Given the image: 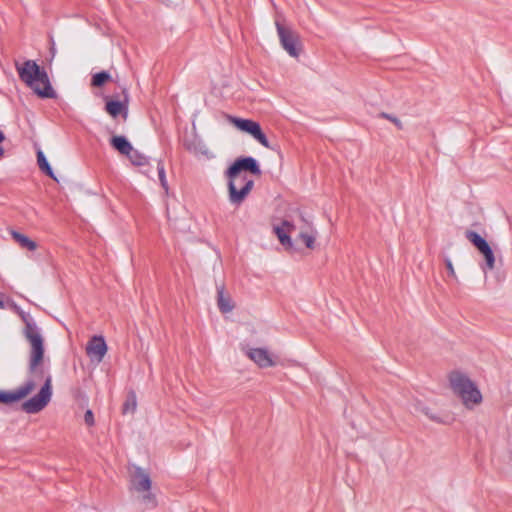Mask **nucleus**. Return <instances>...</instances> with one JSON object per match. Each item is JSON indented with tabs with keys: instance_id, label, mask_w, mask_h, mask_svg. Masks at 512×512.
I'll use <instances>...</instances> for the list:
<instances>
[{
	"instance_id": "nucleus-27",
	"label": "nucleus",
	"mask_w": 512,
	"mask_h": 512,
	"mask_svg": "<svg viewBox=\"0 0 512 512\" xmlns=\"http://www.w3.org/2000/svg\"><path fill=\"white\" fill-rule=\"evenodd\" d=\"M55 55H56L55 43H54L53 40H51V46H50V56H51V58H50V62L54 59Z\"/></svg>"
},
{
	"instance_id": "nucleus-25",
	"label": "nucleus",
	"mask_w": 512,
	"mask_h": 512,
	"mask_svg": "<svg viewBox=\"0 0 512 512\" xmlns=\"http://www.w3.org/2000/svg\"><path fill=\"white\" fill-rule=\"evenodd\" d=\"M444 262H445V266H446V268L448 270L449 275L453 279L457 280V275H456V272H455V269L453 267V264H452L451 260L446 257V258H444Z\"/></svg>"
},
{
	"instance_id": "nucleus-14",
	"label": "nucleus",
	"mask_w": 512,
	"mask_h": 512,
	"mask_svg": "<svg viewBox=\"0 0 512 512\" xmlns=\"http://www.w3.org/2000/svg\"><path fill=\"white\" fill-rule=\"evenodd\" d=\"M413 408L416 412H421L427 416L431 421L438 424H445L446 421L433 409L425 405L422 401L415 399L412 403Z\"/></svg>"
},
{
	"instance_id": "nucleus-1",
	"label": "nucleus",
	"mask_w": 512,
	"mask_h": 512,
	"mask_svg": "<svg viewBox=\"0 0 512 512\" xmlns=\"http://www.w3.org/2000/svg\"><path fill=\"white\" fill-rule=\"evenodd\" d=\"M25 323L24 335L31 345L29 371L36 377L44 379V384L39 392L22 404V409L29 414L38 413L43 410L52 397V377L43 369L44 361V339L39 328L28 314L21 313Z\"/></svg>"
},
{
	"instance_id": "nucleus-20",
	"label": "nucleus",
	"mask_w": 512,
	"mask_h": 512,
	"mask_svg": "<svg viewBox=\"0 0 512 512\" xmlns=\"http://www.w3.org/2000/svg\"><path fill=\"white\" fill-rule=\"evenodd\" d=\"M110 79V74L106 71H102L93 75L91 85L94 87H101Z\"/></svg>"
},
{
	"instance_id": "nucleus-12",
	"label": "nucleus",
	"mask_w": 512,
	"mask_h": 512,
	"mask_svg": "<svg viewBox=\"0 0 512 512\" xmlns=\"http://www.w3.org/2000/svg\"><path fill=\"white\" fill-rule=\"evenodd\" d=\"M245 353L259 368L273 367L276 364L274 355L266 348H249Z\"/></svg>"
},
{
	"instance_id": "nucleus-21",
	"label": "nucleus",
	"mask_w": 512,
	"mask_h": 512,
	"mask_svg": "<svg viewBox=\"0 0 512 512\" xmlns=\"http://www.w3.org/2000/svg\"><path fill=\"white\" fill-rule=\"evenodd\" d=\"M299 238L301 240H303V242L305 243V246L307 248H309V249H313L314 248L316 232L307 233V232L302 231L299 234Z\"/></svg>"
},
{
	"instance_id": "nucleus-11",
	"label": "nucleus",
	"mask_w": 512,
	"mask_h": 512,
	"mask_svg": "<svg viewBox=\"0 0 512 512\" xmlns=\"http://www.w3.org/2000/svg\"><path fill=\"white\" fill-rule=\"evenodd\" d=\"M35 387V382L33 380H28L14 391H0V403L10 404L18 402L28 396Z\"/></svg>"
},
{
	"instance_id": "nucleus-2",
	"label": "nucleus",
	"mask_w": 512,
	"mask_h": 512,
	"mask_svg": "<svg viewBox=\"0 0 512 512\" xmlns=\"http://www.w3.org/2000/svg\"><path fill=\"white\" fill-rule=\"evenodd\" d=\"M242 171H249L254 175H261L257 161L252 157L236 159L226 171L228 178L229 199L231 203L240 205L253 188L254 182Z\"/></svg>"
},
{
	"instance_id": "nucleus-5",
	"label": "nucleus",
	"mask_w": 512,
	"mask_h": 512,
	"mask_svg": "<svg viewBox=\"0 0 512 512\" xmlns=\"http://www.w3.org/2000/svg\"><path fill=\"white\" fill-rule=\"evenodd\" d=\"M131 490L142 493L141 501L150 508L157 505L156 497L151 493V479L143 469L136 467L131 475Z\"/></svg>"
},
{
	"instance_id": "nucleus-26",
	"label": "nucleus",
	"mask_w": 512,
	"mask_h": 512,
	"mask_svg": "<svg viewBox=\"0 0 512 512\" xmlns=\"http://www.w3.org/2000/svg\"><path fill=\"white\" fill-rule=\"evenodd\" d=\"M85 422L88 426L94 425V416L91 410H87L84 415Z\"/></svg>"
},
{
	"instance_id": "nucleus-4",
	"label": "nucleus",
	"mask_w": 512,
	"mask_h": 512,
	"mask_svg": "<svg viewBox=\"0 0 512 512\" xmlns=\"http://www.w3.org/2000/svg\"><path fill=\"white\" fill-rule=\"evenodd\" d=\"M20 79L41 98H54L56 93L46 71L32 60L17 66Z\"/></svg>"
},
{
	"instance_id": "nucleus-19",
	"label": "nucleus",
	"mask_w": 512,
	"mask_h": 512,
	"mask_svg": "<svg viewBox=\"0 0 512 512\" xmlns=\"http://www.w3.org/2000/svg\"><path fill=\"white\" fill-rule=\"evenodd\" d=\"M137 408V398L136 394L131 391L127 395V398L123 404L122 411L124 414L126 413H134Z\"/></svg>"
},
{
	"instance_id": "nucleus-13",
	"label": "nucleus",
	"mask_w": 512,
	"mask_h": 512,
	"mask_svg": "<svg viewBox=\"0 0 512 512\" xmlns=\"http://www.w3.org/2000/svg\"><path fill=\"white\" fill-rule=\"evenodd\" d=\"M296 229L293 222L285 219L282 220L279 225L273 226V231L276 234L279 242L281 245H283L286 249H292L293 248V242L291 240L290 234Z\"/></svg>"
},
{
	"instance_id": "nucleus-17",
	"label": "nucleus",
	"mask_w": 512,
	"mask_h": 512,
	"mask_svg": "<svg viewBox=\"0 0 512 512\" xmlns=\"http://www.w3.org/2000/svg\"><path fill=\"white\" fill-rule=\"evenodd\" d=\"M13 239L18 242L23 248H26L30 251H34L37 248L36 242L25 236L24 234L13 231L11 233Z\"/></svg>"
},
{
	"instance_id": "nucleus-10",
	"label": "nucleus",
	"mask_w": 512,
	"mask_h": 512,
	"mask_svg": "<svg viewBox=\"0 0 512 512\" xmlns=\"http://www.w3.org/2000/svg\"><path fill=\"white\" fill-rule=\"evenodd\" d=\"M123 99L121 101L106 98L105 110L113 118L121 116L124 121L128 118L129 95L126 88L123 89Z\"/></svg>"
},
{
	"instance_id": "nucleus-24",
	"label": "nucleus",
	"mask_w": 512,
	"mask_h": 512,
	"mask_svg": "<svg viewBox=\"0 0 512 512\" xmlns=\"http://www.w3.org/2000/svg\"><path fill=\"white\" fill-rule=\"evenodd\" d=\"M379 116L389 120L392 123H394L397 126L398 129H402L403 128L402 122L397 117H395L393 115H390V114H387V113H384V112L380 113Z\"/></svg>"
},
{
	"instance_id": "nucleus-8",
	"label": "nucleus",
	"mask_w": 512,
	"mask_h": 512,
	"mask_svg": "<svg viewBox=\"0 0 512 512\" xmlns=\"http://www.w3.org/2000/svg\"><path fill=\"white\" fill-rule=\"evenodd\" d=\"M466 238L478 249L485 259V264L482 266L484 273L491 271L495 268V256L487 241L481 237L477 232L467 231Z\"/></svg>"
},
{
	"instance_id": "nucleus-3",
	"label": "nucleus",
	"mask_w": 512,
	"mask_h": 512,
	"mask_svg": "<svg viewBox=\"0 0 512 512\" xmlns=\"http://www.w3.org/2000/svg\"><path fill=\"white\" fill-rule=\"evenodd\" d=\"M448 381L452 393L465 409L473 411L482 405V392L477 383L466 373L452 371L448 376Z\"/></svg>"
},
{
	"instance_id": "nucleus-16",
	"label": "nucleus",
	"mask_w": 512,
	"mask_h": 512,
	"mask_svg": "<svg viewBox=\"0 0 512 512\" xmlns=\"http://www.w3.org/2000/svg\"><path fill=\"white\" fill-rule=\"evenodd\" d=\"M111 145L121 154L130 155L133 147L124 136H114L111 139Z\"/></svg>"
},
{
	"instance_id": "nucleus-15",
	"label": "nucleus",
	"mask_w": 512,
	"mask_h": 512,
	"mask_svg": "<svg viewBox=\"0 0 512 512\" xmlns=\"http://www.w3.org/2000/svg\"><path fill=\"white\" fill-rule=\"evenodd\" d=\"M217 304L222 313H229L234 309L233 301L230 295L225 293L224 286L217 288Z\"/></svg>"
},
{
	"instance_id": "nucleus-18",
	"label": "nucleus",
	"mask_w": 512,
	"mask_h": 512,
	"mask_svg": "<svg viewBox=\"0 0 512 512\" xmlns=\"http://www.w3.org/2000/svg\"><path fill=\"white\" fill-rule=\"evenodd\" d=\"M37 162H38V165H39V168L45 172L49 177H51L52 179H54L55 181H57V178L56 176L54 175L46 157L44 156L43 152L41 150H39L37 152Z\"/></svg>"
},
{
	"instance_id": "nucleus-28",
	"label": "nucleus",
	"mask_w": 512,
	"mask_h": 512,
	"mask_svg": "<svg viewBox=\"0 0 512 512\" xmlns=\"http://www.w3.org/2000/svg\"><path fill=\"white\" fill-rule=\"evenodd\" d=\"M5 140V136L2 131H0V143H2ZM4 150L2 147H0V158L3 156Z\"/></svg>"
},
{
	"instance_id": "nucleus-9",
	"label": "nucleus",
	"mask_w": 512,
	"mask_h": 512,
	"mask_svg": "<svg viewBox=\"0 0 512 512\" xmlns=\"http://www.w3.org/2000/svg\"><path fill=\"white\" fill-rule=\"evenodd\" d=\"M108 350L103 336H93L86 345V353L92 362L100 363Z\"/></svg>"
},
{
	"instance_id": "nucleus-7",
	"label": "nucleus",
	"mask_w": 512,
	"mask_h": 512,
	"mask_svg": "<svg viewBox=\"0 0 512 512\" xmlns=\"http://www.w3.org/2000/svg\"><path fill=\"white\" fill-rule=\"evenodd\" d=\"M226 118L237 129L252 135L264 147L270 148L269 141L265 134L262 132L260 124L258 122L250 119L238 118L231 115H226Z\"/></svg>"
},
{
	"instance_id": "nucleus-30",
	"label": "nucleus",
	"mask_w": 512,
	"mask_h": 512,
	"mask_svg": "<svg viewBox=\"0 0 512 512\" xmlns=\"http://www.w3.org/2000/svg\"><path fill=\"white\" fill-rule=\"evenodd\" d=\"M307 225H309V226H310V228H311V232H315V231L313 230V228H312V226H311L310 222H307Z\"/></svg>"
},
{
	"instance_id": "nucleus-29",
	"label": "nucleus",
	"mask_w": 512,
	"mask_h": 512,
	"mask_svg": "<svg viewBox=\"0 0 512 512\" xmlns=\"http://www.w3.org/2000/svg\"><path fill=\"white\" fill-rule=\"evenodd\" d=\"M4 307V302L0 299V308Z\"/></svg>"
},
{
	"instance_id": "nucleus-22",
	"label": "nucleus",
	"mask_w": 512,
	"mask_h": 512,
	"mask_svg": "<svg viewBox=\"0 0 512 512\" xmlns=\"http://www.w3.org/2000/svg\"><path fill=\"white\" fill-rule=\"evenodd\" d=\"M157 170H158V176H159L160 184L163 187V189L165 190V192L168 193L169 186H168V182H167V179H166L164 164H163L162 161L158 162Z\"/></svg>"
},
{
	"instance_id": "nucleus-6",
	"label": "nucleus",
	"mask_w": 512,
	"mask_h": 512,
	"mask_svg": "<svg viewBox=\"0 0 512 512\" xmlns=\"http://www.w3.org/2000/svg\"><path fill=\"white\" fill-rule=\"evenodd\" d=\"M280 43L284 50L294 58L301 53L300 36L290 27L284 26L279 20L275 22Z\"/></svg>"
},
{
	"instance_id": "nucleus-23",
	"label": "nucleus",
	"mask_w": 512,
	"mask_h": 512,
	"mask_svg": "<svg viewBox=\"0 0 512 512\" xmlns=\"http://www.w3.org/2000/svg\"><path fill=\"white\" fill-rule=\"evenodd\" d=\"M127 156L134 165H145L148 162L147 157L134 150L130 155Z\"/></svg>"
}]
</instances>
